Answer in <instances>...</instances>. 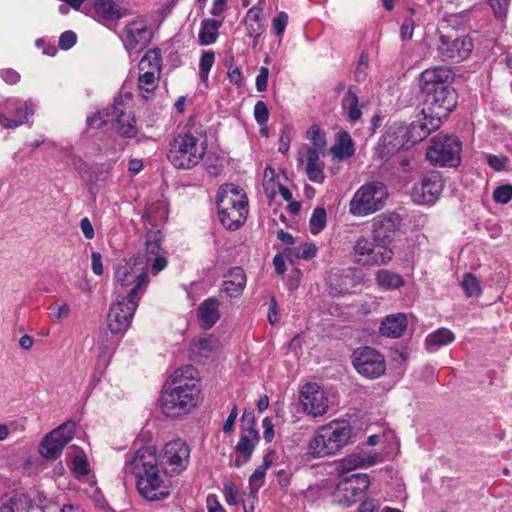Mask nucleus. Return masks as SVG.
<instances>
[{"label":"nucleus","instance_id":"46","mask_svg":"<svg viewBox=\"0 0 512 512\" xmlns=\"http://www.w3.org/2000/svg\"><path fill=\"white\" fill-rule=\"evenodd\" d=\"M429 136L428 130H423L420 125V120L413 121L407 128V141L411 144H415L427 138Z\"/></svg>","mask_w":512,"mask_h":512},{"label":"nucleus","instance_id":"23","mask_svg":"<svg viewBox=\"0 0 512 512\" xmlns=\"http://www.w3.org/2000/svg\"><path fill=\"white\" fill-rule=\"evenodd\" d=\"M12 108L10 113L13 118H7L3 112L0 111V125L6 129H14L24 123H26L34 114L33 102L31 100H27L24 103L14 100L10 101L7 104Z\"/></svg>","mask_w":512,"mask_h":512},{"label":"nucleus","instance_id":"33","mask_svg":"<svg viewBox=\"0 0 512 512\" xmlns=\"http://www.w3.org/2000/svg\"><path fill=\"white\" fill-rule=\"evenodd\" d=\"M454 340L455 335L451 330L439 328L427 335L425 345L429 351H437L442 346L448 345Z\"/></svg>","mask_w":512,"mask_h":512},{"label":"nucleus","instance_id":"55","mask_svg":"<svg viewBox=\"0 0 512 512\" xmlns=\"http://www.w3.org/2000/svg\"><path fill=\"white\" fill-rule=\"evenodd\" d=\"M254 117L259 124H264L268 121L269 111L265 102H256L254 106Z\"/></svg>","mask_w":512,"mask_h":512},{"label":"nucleus","instance_id":"41","mask_svg":"<svg viewBox=\"0 0 512 512\" xmlns=\"http://www.w3.org/2000/svg\"><path fill=\"white\" fill-rule=\"evenodd\" d=\"M197 351L203 357H209L219 351L221 343L218 338L209 335L199 338L196 342Z\"/></svg>","mask_w":512,"mask_h":512},{"label":"nucleus","instance_id":"14","mask_svg":"<svg viewBox=\"0 0 512 512\" xmlns=\"http://www.w3.org/2000/svg\"><path fill=\"white\" fill-rule=\"evenodd\" d=\"M425 108L422 113L434 114L441 118H447L457 105V94L451 86L439 87L424 91Z\"/></svg>","mask_w":512,"mask_h":512},{"label":"nucleus","instance_id":"30","mask_svg":"<svg viewBox=\"0 0 512 512\" xmlns=\"http://www.w3.org/2000/svg\"><path fill=\"white\" fill-rule=\"evenodd\" d=\"M334 159L339 161L349 159L355 154L354 142L346 131L339 132L335 144L330 148Z\"/></svg>","mask_w":512,"mask_h":512},{"label":"nucleus","instance_id":"24","mask_svg":"<svg viewBox=\"0 0 512 512\" xmlns=\"http://www.w3.org/2000/svg\"><path fill=\"white\" fill-rule=\"evenodd\" d=\"M451 78V71L447 67L437 66L424 70L420 75V87L422 92L439 89V87L449 86L448 80Z\"/></svg>","mask_w":512,"mask_h":512},{"label":"nucleus","instance_id":"48","mask_svg":"<svg viewBox=\"0 0 512 512\" xmlns=\"http://www.w3.org/2000/svg\"><path fill=\"white\" fill-rule=\"evenodd\" d=\"M215 55L212 51H207L203 53L199 62V77L202 82H206L208 80L209 72L214 64Z\"/></svg>","mask_w":512,"mask_h":512},{"label":"nucleus","instance_id":"35","mask_svg":"<svg viewBox=\"0 0 512 512\" xmlns=\"http://www.w3.org/2000/svg\"><path fill=\"white\" fill-rule=\"evenodd\" d=\"M377 285L383 290H395L404 286L405 281L401 275L396 272L381 269L375 275Z\"/></svg>","mask_w":512,"mask_h":512},{"label":"nucleus","instance_id":"52","mask_svg":"<svg viewBox=\"0 0 512 512\" xmlns=\"http://www.w3.org/2000/svg\"><path fill=\"white\" fill-rule=\"evenodd\" d=\"M423 115V120H420V125L423 127V130H428L430 134L440 127L443 118L429 113H423Z\"/></svg>","mask_w":512,"mask_h":512},{"label":"nucleus","instance_id":"49","mask_svg":"<svg viewBox=\"0 0 512 512\" xmlns=\"http://www.w3.org/2000/svg\"><path fill=\"white\" fill-rule=\"evenodd\" d=\"M223 492L228 505L236 506L239 503V491L233 482H225Z\"/></svg>","mask_w":512,"mask_h":512},{"label":"nucleus","instance_id":"54","mask_svg":"<svg viewBox=\"0 0 512 512\" xmlns=\"http://www.w3.org/2000/svg\"><path fill=\"white\" fill-rule=\"evenodd\" d=\"M50 314L55 319H65L70 314V307L67 303H53L49 306Z\"/></svg>","mask_w":512,"mask_h":512},{"label":"nucleus","instance_id":"26","mask_svg":"<svg viewBox=\"0 0 512 512\" xmlns=\"http://www.w3.org/2000/svg\"><path fill=\"white\" fill-rule=\"evenodd\" d=\"M246 285V276L242 268L233 267L224 276L222 291L229 297L239 296Z\"/></svg>","mask_w":512,"mask_h":512},{"label":"nucleus","instance_id":"17","mask_svg":"<svg viewBox=\"0 0 512 512\" xmlns=\"http://www.w3.org/2000/svg\"><path fill=\"white\" fill-rule=\"evenodd\" d=\"M110 117L115 130L125 138H133L137 135L136 120L129 103L121 97L115 98L112 107L106 113Z\"/></svg>","mask_w":512,"mask_h":512},{"label":"nucleus","instance_id":"7","mask_svg":"<svg viewBox=\"0 0 512 512\" xmlns=\"http://www.w3.org/2000/svg\"><path fill=\"white\" fill-rule=\"evenodd\" d=\"M389 196L386 185L381 181H370L360 186L349 201V213L365 217L381 210Z\"/></svg>","mask_w":512,"mask_h":512},{"label":"nucleus","instance_id":"34","mask_svg":"<svg viewBox=\"0 0 512 512\" xmlns=\"http://www.w3.org/2000/svg\"><path fill=\"white\" fill-rule=\"evenodd\" d=\"M261 13L262 8L259 5L253 6L246 13L245 26L248 36L258 38L263 33L265 28L261 20Z\"/></svg>","mask_w":512,"mask_h":512},{"label":"nucleus","instance_id":"45","mask_svg":"<svg viewBox=\"0 0 512 512\" xmlns=\"http://www.w3.org/2000/svg\"><path fill=\"white\" fill-rule=\"evenodd\" d=\"M327 214L324 208L317 207L313 210L309 220L310 231L313 235L319 234L326 226Z\"/></svg>","mask_w":512,"mask_h":512},{"label":"nucleus","instance_id":"27","mask_svg":"<svg viewBox=\"0 0 512 512\" xmlns=\"http://www.w3.org/2000/svg\"><path fill=\"white\" fill-rule=\"evenodd\" d=\"M408 325L407 317L403 313L388 315L381 323L380 333L389 338H399Z\"/></svg>","mask_w":512,"mask_h":512},{"label":"nucleus","instance_id":"59","mask_svg":"<svg viewBox=\"0 0 512 512\" xmlns=\"http://www.w3.org/2000/svg\"><path fill=\"white\" fill-rule=\"evenodd\" d=\"M76 43V34L72 31H66L59 38L61 49L68 50Z\"/></svg>","mask_w":512,"mask_h":512},{"label":"nucleus","instance_id":"40","mask_svg":"<svg viewBox=\"0 0 512 512\" xmlns=\"http://www.w3.org/2000/svg\"><path fill=\"white\" fill-rule=\"evenodd\" d=\"M280 185L279 175L276 174L275 170L271 167L265 168L263 175V189L270 200L277 195Z\"/></svg>","mask_w":512,"mask_h":512},{"label":"nucleus","instance_id":"4","mask_svg":"<svg viewBox=\"0 0 512 512\" xmlns=\"http://www.w3.org/2000/svg\"><path fill=\"white\" fill-rule=\"evenodd\" d=\"M352 427L347 420L335 419L318 427L307 444V453L313 458L333 456L351 440Z\"/></svg>","mask_w":512,"mask_h":512},{"label":"nucleus","instance_id":"11","mask_svg":"<svg viewBox=\"0 0 512 512\" xmlns=\"http://www.w3.org/2000/svg\"><path fill=\"white\" fill-rule=\"evenodd\" d=\"M369 477L365 473L343 477L335 487L333 501L343 507H349L368 490Z\"/></svg>","mask_w":512,"mask_h":512},{"label":"nucleus","instance_id":"2","mask_svg":"<svg viewBox=\"0 0 512 512\" xmlns=\"http://www.w3.org/2000/svg\"><path fill=\"white\" fill-rule=\"evenodd\" d=\"M162 237L159 231H149L146 236L144 253L137 252L120 259L114 266V285L119 297L140 301L150 279L148 265L154 275L166 268L167 258L161 253Z\"/></svg>","mask_w":512,"mask_h":512},{"label":"nucleus","instance_id":"8","mask_svg":"<svg viewBox=\"0 0 512 512\" xmlns=\"http://www.w3.org/2000/svg\"><path fill=\"white\" fill-rule=\"evenodd\" d=\"M152 26L146 16H136L127 21L120 34L122 44L129 57L138 56L150 43Z\"/></svg>","mask_w":512,"mask_h":512},{"label":"nucleus","instance_id":"6","mask_svg":"<svg viewBox=\"0 0 512 512\" xmlns=\"http://www.w3.org/2000/svg\"><path fill=\"white\" fill-rule=\"evenodd\" d=\"M220 222L229 230H237L248 215V200L244 190L235 184L220 187L217 196Z\"/></svg>","mask_w":512,"mask_h":512},{"label":"nucleus","instance_id":"43","mask_svg":"<svg viewBox=\"0 0 512 512\" xmlns=\"http://www.w3.org/2000/svg\"><path fill=\"white\" fill-rule=\"evenodd\" d=\"M271 465V460H269V455L264 457L263 463L259 466L254 473L250 476L249 486L252 493H256L264 484L266 470Z\"/></svg>","mask_w":512,"mask_h":512},{"label":"nucleus","instance_id":"31","mask_svg":"<svg viewBox=\"0 0 512 512\" xmlns=\"http://www.w3.org/2000/svg\"><path fill=\"white\" fill-rule=\"evenodd\" d=\"M223 25V18H206L202 20L198 39L201 45H210L218 38V30Z\"/></svg>","mask_w":512,"mask_h":512},{"label":"nucleus","instance_id":"9","mask_svg":"<svg viewBox=\"0 0 512 512\" xmlns=\"http://www.w3.org/2000/svg\"><path fill=\"white\" fill-rule=\"evenodd\" d=\"M461 143L457 137L439 133L431 140L426 157L438 166L456 167L460 163Z\"/></svg>","mask_w":512,"mask_h":512},{"label":"nucleus","instance_id":"19","mask_svg":"<svg viewBox=\"0 0 512 512\" xmlns=\"http://www.w3.org/2000/svg\"><path fill=\"white\" fill-rule=\"evenodd\" d=\"M443 187L444 184L440 173L431 171L413 185L411 198L414 203L419 205L433 204L439 198Z\"/></svg>","mask_w":512,"mask_h":512},{"label":"nucleus","instance_id":"10","mask_svg":"<svg viewBox=\"0 0 512 512\" xmlns=\"http://www.w3.org/2000/svg\"><path fill=\"white\" fill-rule=\"evenodd\" d=\"M394 251L391 247L380 245L366 237H359L354 244L353 262L361 266H381L392 260Z\"/></svg>","mask_w":512,"mask_h":512},{"label":"nucleus","instance_id":"58","mask_svg":"<svg viewBox=\"0 0 512 512\" xmlns=\"http://www.w3.org/2000/svg\"><path fill=\"white\" fill-rule=\"evenodd\" d=\"M368 68V55L362 53L359 59L358 66L355 71L356 80L358 82L363 81L366 78V71Z\"/></svg>","mask_w":512,"mask_h":512},{"label":"nucleus","instance_id":"15","mask_svg":"<svg viewBox=\"0 0 512 512\" xmlns=\"http://www.w3.org/2000/svg\"><path fill=\"white\" fill-rule=\"evenodd\" d=\"M473 50V42L469 36H453L440 34L437 53L443 61L454 63L465 60Z\"/></svg>","mask_w":512,"mask_h":512},{"label":"nucleus","instance_id":"53","mask_svg":"<svg viewBox=\"0 0 512 512\" xmlns=\"http://www.w3.org/2000/svg\"><path fill=\"white\" fill-rule=\"evenodd\" d=\"M489 4L497 19L503 20L506 17L510 0H489Z\"/></svg>","mask_w":512,"mask_h":512},{"label":"nucleus","instance_id":"13","mask_svg":"<svg viewBox=\"0 0 512 512\" xmlns=\"http://www.w3.org/2000/svg\"><path fill=\"white\" fill-rule=\"evenodd\" d=\"M299 402L303 413L312 418L324 416L330 406L326 392L317 383H306L301 387Z\"/></svg>","mask_w":512,"mask_h":512},{"label":"nucleus","instance_id":"62","mask_svg":"<svg viewBox=\"0 0 512 512\" xmlns=\"http://www.w3.org/2000/svg\"><path fill=\"white\" fill-rule=\"evenodd\" d=\"M108 120L101 112H96L92 116L87 118V125L90 128L98 129L102 127Z\"/></svg>","mask_w":512,"mask_h":512},{"label":"nucleus","instance_id":"37","mask_svg":"<svg viewBox=\"0 0 512 512\" xmlns=\"http://www.w3.org/2000/svg\"><path fill=\"white\" fill-rule=\"evenodd\" d=\"M317 247L313 243H302L296 247H288L284 250V255L290 260L304 259L310 260L316 256Z\"/></svg>","mask_w":512,"mask_h":512},{"label":"nucleus","instance_id":"18","mask_svg":"<svg viewBox=\"0 0 512 512\" xmlns=\"http://www.w3.org/2000/svg\"><path fill=\"white\" fill-rule=\"evenodd\" d=\"M74 424L64 423L48 433L41 441L39 453L46 459H57L64 446L73 438Z\"/></svg>","mask_w":512,"mask_h":512},{"label":"nucleus","instance_id":"25","mask_svg":"<svg viewBox=\"0 0 512 512\" xmlns=\"http://www.w3.org/2000/svg\"><path fill=\"white\" fill-rule=\"evenodd\" d=\"M93 10L99 21H117L128 15V9L115 0H94Z\"/></svg>","mask_w":512,"mask_h":512},{"label":"nucleus","instance_id":"64","mask_svg":"<svg viewBox=\"0 0 512 512\" xmlns=\"http://www.w3.org/2000/svg\"><path fill=\"white\" fill-rule=\"evenodd\" d=\"M80 229L86 239L91 240L94 238V228L91 221L88 218H83L80 221Z\"/></svg>","mask_w":512,"mask_h":512},{"label":"nucleus","instance_id":"63","mask_svg":"<svg viewBox=\"0 0 512 512\" xmlns=\"http://www.w3.org/2000/svg\"><path fill=\"white\" fill-rule=\"evenodd\" d=\"M227 10V0H213L210 13L215 17L223 18L224 12Z\"/></svg>","mask_w":512,"mask_h":512},{"label":"nucleus","instance_id":"61","mask_svg":"<svg viewBox=\"0 0 512 512\" xmlns=\"http://www.w3.org/2000/svg\"><path fill=\"white\" fill-rule=\"evenodd\" d=\"M206 506L208 512H226L224 507L220 504L217 496L214 494H209L207 496Z\"/></svg>","mask_w":512,"mask_h":512},{"label":"nucleus","instance_id":"60","mask_svg":"<svg viewBox=\"0 0 512 512\" xmlns=\"http://www.w3.org/2000/svg\"><path fill=\"white\" fill-rule=\"evenodd\" d=\"M91 268L95 275L100 276L104 272L102 255L99 252H92L91 254Z\"/></svg>","mask_w":512,"mask_h":512},{"label":"nucleus","instance_id":"1","mask_svg":"<svg viewBox=\"0 0 512 512\" xmlns=\"http://www.w3.org/2000/svg\"><path fill=\"white\" fill-rule=\"evenodd\" d=\"M191 448L186 441L174 439L162 447L145 446L134 452L126 467L136 479L139 494L148 501H160L170 495V481L165 475H180L190 462Z\"/></svg>","mask_w":512,"mask_h":512},{"label":"nucleus","instance_id":"22","mask_svg":"<svg viewBox=\"0 0 512 512\" xmlns=\"http://www.w3.org/2000/svg\"><path fill=\"white\" fill-rule=\"evenodd\" d=\"M382 461L383 459L380 454L357 451L337 462L336 471L339 475L344 476L357 468L369 467Z\"/></svg>","mask_w":512,"mask_h":512},{"label":"nucleus","instance_id":"42","mask_svg":"<svg viewBox=\"0 0 512 512\" xmlns=\"http://www.w3.org/2000/svg\"><path fill=\"white\" fill-rule=\"evenodd\" d=\"M461 287L463 288L466 297H479L482 294L481 283L478 278L472 274H464L461 280Z\"/></svg>","mask_w":512,"mask_h":512},{"label":"nucleus","instance_id":"21","mask_svg":"<svg viewBox=\"0 0 512 512\" xmlns=\"http://www.w3.org/2000/svg\"><path fill=\"white\" fill-rule=\"evenodd\" d=\"M324 153L303 145L298 151V162L305 164V172L311 182L322 184L325 180L324 163L320 160Z\"/></svg>","mask_w":512,"mask_h":512},{"label":"nucleus","instance_id":"57","mask_svg":"<svg viewBox=\"0 0 512 512\" xmlns=\"http://www.w3.org/2000/svg\"><path fill=\"white\" fill-rule=\"evenodd\" d=\"M269 70L267 67H261L256 77L255 85L258 92H263L267 89Z\"/></svg>","mask_w":512,"mask_h":512},{"label":"nucleus","instance_id":"28","mask_svg":"<svg viewBox=\"0 0 512 512\" xmlns=\"http://www.w3.org/2000/svg\"><path fill=\"white\" fill-rule=\"evenodd\" d=\"M198 318L204 329H210L220 318L219 301L216 298L206 299L198 309Z\"/></svg>","mask_w":512,"mask_h":512},{"label":"nucleus","instance_id":"32","mask_svg":"<svg viewBox=\"0 0 512 512\" xmlns=\"http://www.w3.org/2000/svg\"><path fill=\"white\" fill-rule=\"evenodd\" d=\"M30 500L24 494H14L0 498V512H28Z\"/></svg>","mask_w":512,"mask_h":512},{"label":"nucleus","instance_id":"12","mask_svg":"<svg viewBox=\"0 0 512 512\" xmlns=\"http://www.w3.org/2000/svg\"><path fill=\"white\" fill-rule=\"evenodd\" d=\"M352 362L356 371L368 379H377L386 371L384 356L372 347L356 349L352 355Z\"/></svg>","mask_w":512,"mask_h":512},{"label":"nucleus","instance_id":"29","mask_svg":"<svg viewBox=\"0 0 512 512\" xmlns=\"http://www.w3.org/2000/svg\"><path fill=\"white\" fill-rule=\"evenodd\" d=\"M257 439V431L254 429H249L247 432L241 434L239 442L236 445V452L239 454L235 460L237 467L248 461L254 450V442Z\"/></svg>","mask_w":512,"mask_h":512},{"label":"nucleus","instance_id":"39","mask_svg":"<svg viewBox=\"0 0 512 512\" xmlns=\"http://www.w3.org/2000/svg\"><path fill=\"white\" fill-rule=\"evenodd\" d=\"M343 109L347 111L348 118L352 122H356L360 119L362 112L359 106L357 95L350 89L345 93L342 99Z\"/></svg>","mask_w":512,"mask_h":512},{"label":"nucleus","instance_id":"36","mask_svg":"<svg viewBox=\"0 0 512 512\" xmlns=\"http://www.w3.org/2000/svg\"><path fill=\"white\" fill-rule=\"evenodd\" d=\"M160 73L145 72L139 73L138 88L143 98H150L158 87Z\"/></svg>","mask_w":512,"mask_h":512},{"label":"nucleus","instance_id":"3","mask_svg":"<svg viewBox=\"0 0 512 512\" xmlns=\"http://www.w3.org/2000/svg\"><path fill=\"white\" fill-rule=\"evenodd\" d=\"M200 393L198 371L193 366L175 369L162 389V412L171 418L187 415L199 403Z\"/></svg>","mask_w":512,"mask_h":512},{"label":"nucleus","instance_id":"5","mask_svg":"<svg viewBox=\"0 0 512 512\" xmlns=\"http://www.w3.org/2000/svg\"><path fill=\"white\" fill-rule=\"evenodd\" d=\"M207 152V135L202 130H188L176 135L170 142L169 162L178 169H192Z\"/></svg>","mask_w":512,"mask_h":512},{"label":"nucleus","instance_id":"16","mask_svg":"<svg viewBox=\"0 0 512 512\" xmlns=\"http://www.w3.org/2000/svg\"><path fill=\"white\" fill-rule=\"evenodd\" d=\"M139 301L118 297L109 309L107 324L112 333H124L131 325Z\"/></svg>","mask_w":512,"mask_h":512},{"label":"nucleus","instance_id":"20","mask_svg":"<svg viewBox=\"0 0 512 512\" xmlns=\"http://www.w3.org/2000/svg\"><path fill=\"white\" fill-rule=\"evenodd\" d=\"M401 218L397 213H385L375 217L372 221L374 242L390 247L401 227Z\"/></svg>","mask_w":512,"mask_h":512},{"label":"nucleus","instance_id":"38","mask_svg":"<svg viewBox=\"0 0 512 512\" xmlns=\"http://www.w3.org/2000/svg\"><path fill=\"white\" fill-rule=\"evenodd\" d=\"M161 58L157 50H149L141 58L139 62V73L154 72L160 73L161 70Z\"/></svg>","mask_w":512,"mask_h":512},{"label":"nucleus","instance_id":"56","mask_svg":"<svg viewBox=\"0 0 512 512\" xmlns=\"http://www.w3.org/2000/svg\"><path fill=\"white\" fill-rule=\"evenodd\" d=\"M487 162L489 166L494 169L495 171H502L507 163H508V157L505 155L499 154V155H488L487 156Z\"/></svg>","mask_w":512,"mask_h":512},{"label":"nucleus","instance_id":"50","mask_svg":"<svg viewBox=\"0 0 512 512\" xmlns=\"http://www.w3.org/2000/svg\"><path fill=\"white\" fill-rule=\"evenodd\" d=\"M288 14L284 11H281L276 17L272 20V28L274 34L277 37H282L285 32L286 26L288 24Z\"/></svg>","mask_w":512,"mask_h":512},{"label":"nucleus","instance_id":"47","mask_svg":"<svg viewBox=\"0 0 512 512\" xmlns=\"http://www.w3.org/2000/svg\"><path fill=\"white\" fill-rule=\"evenodd\" d=\"M71 469L77 476L87 475L90 471L89 462L83 451H79L75 454L72 460Z\"/></svg>","mask_w":512,"mask_h":512},{"label":"nucleus","instance_id":"44","mask_svg":"<svg viewBox=\"0 0 512 512\" xmlns=\"http://www.w3.org/2000/svg\"><path fill=\"white\" fill-rule=\"evenodd\" d=\"M307 139L312 143L310 149H316L320 153H324L326 147V135L325 132L318 126L313 125L307 131Z\"/></svg>","mask_w":512,"mask_h":512},{"label":"nucleus","instance_id":"51","mask_svg":"<svg viewBox=\"0 0 512 512\" xmlns=\"http://www.w3.org/2000/svg\"><path fill=\"white\" fill-rule=\"evenodd\" d=\"M493 198L496 202L506 204L512 199V185H502L493 192Z\"/></svg>","mask_w":512,"mask_h":512}]
</instances>
